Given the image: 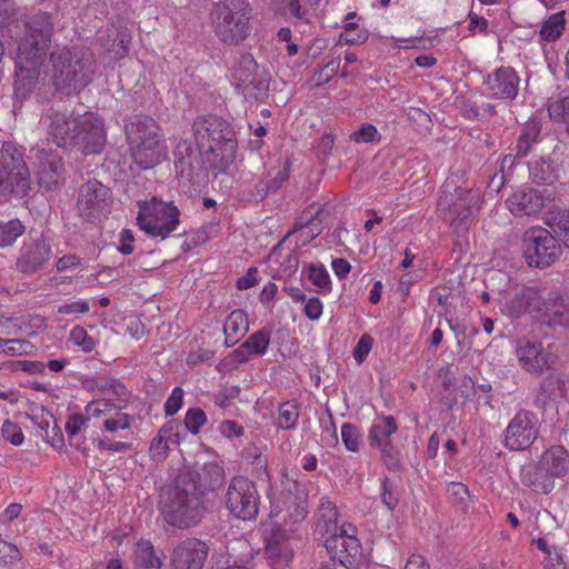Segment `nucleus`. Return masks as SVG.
<instances>
[{
	"label": "nucleus",
	"instance_id": "23",
	"mask_svg": "<svg viewBox=\"0 0 569 569\" xmlns=\"http://www.w3.org/2000/svg\"><path fill=\"white\" fill-rule=\"evenodd\" d=\"M506 206L516 217L532 216L543 209L545 198L538 190L526 188L510 194Z\"/></svg>",
	"mask_w": 569,
	"mask_h": 569
},
{
	"label": "nucleus",
	"instance_id": "8",
	"mask_svg": "<svg viewBox=\"0 0 569 569\" xmlns=\"http://www.w3.org/2000/svg\"><path fill=\"white\" fill-rule=\"evenodd\" d=\"M53 23L47 12L31 14L24 22L23 36L18 41L17 58L43 62L51 43Z\"/></svg>",
	"mask_w": 569,
	"mask_h": 569
},
{
	"label": "nucleus",
	"instance_id": "51",
	"mask_svg": "<svg viewBox=\"0 0 569 569\" xmlns=\"http://www.w3.org/2000/svg\"><path fill=\"white\" fill-rule=\"evenodd\" d=\"M382 453L383 462L390 470L399 468V450L391 443L390 439L376 443Z\"/></svg>",
	"mask_w": 569,
	"mask_h": 569
},
{
	"label": "nucleus",
	"instance_id": "29",
	"mask_svg": "<svg viewBox=\"0 0 569 569\" xmlns=\"http://www.w3.org/2000/svg\"><path fill=\"white\" fill-rule=\"evenodd\" d=\"M270 331L267 329H261L250 335L247 340L232 352L234 360L244 362L252 356H263L270 345Z\"/></svg>",
	"mask_w": 569,
	"mask_h": 569
},
{
	"label": "nucleus",
	"instance_id": "2",
	"mask_svg": "<svg viewBox=\"0 0 569 569\" xmlns=\"http://www.w3.org/2000/svg\"><path fill=\"white\" fill-rule=\"evenodd\" d=\"M192 136L203 162L217 171H226L234 161L238 142L232 127L221 117H198L192 123Z\"/></svg>",
	"mask_w": 569,
	"mask_h": 569
},
{
	"label": "nucleus",
	"instance_id": "46",
	"mask_svg": "<svg viewBox=\"0 0 569 569\" xmlns=\"http://www.w3.org/2000/svg\"><path fill=\"white\" fill-rule=\"evenodd\" d=\"M548 112L555 121L566 123L569 133V97L551 101L548 104Z\"/></svg>",
	"mask_w": 569,
	"mask_h": 569
},
{
	"label": "nucleus",
	"instance_id": "54",
	"mask_svg": "<svg viewBox=\"0 0 569 569\" xmlns=\"http://www.w3.org/2000/svg\"><path fill=\"white\" fill-rule=\"evenodd\" d=\"M70 341L82 349L84 352H91L96 342L92 337L88 335V332L82 327H74L70 331Z\"/></svg>",
	"mask_w": 569,
	"mask_h": 569
},
{
	"label": "nucleus",
	"instance_id": "48",
	"mask_svg": "<svg viewBox=\"0 0 569 569\" xmlns=\"http://www.w3.org/2000/svg\"><path fill=\"white\" fill-rule=\"evenodd\" d=\"M530 172L538 183L551 184L556 179L551 163L545 160L535 162Z\"/></svg>",
	"mask_w": 569,
	"mask_h": 569
},
{
	"label": "nucleus",
	"instance_id": "55",
	"mask_svg": "<svg viewBox=\"0 0 569 569\" xmlns=\"http://www.w3.org/2000/svg\"><path fill=\"white\" fill-rule=\"evenodd\" d=\"M1 435L6 441L10 442L13 446H20L23 443L24 440V436L21 428L10 420H6L2 423Z\"/></svg>",
	"mask_w": 569,
	"mask_h": 569
},
{
	"label": "nucleus",
	"instance_id": "12",
	"mask_svg": "<svg viewBox=\"0 0 569 569\" xmlns=\"http://www.w3.org/2000/svg\"><path fill=\"white\" fill-rule=\"evenodd\" d=\"M137 222L147 234L166 239L178 224V209L172 201L153 198L149 202L139 203Z\"/></svg>",
	"mask_w": 569,
	"mask_h": 569
},
{
	"label": "nucleus",
	"instance_id": "9",
	"mask_svg": "<svg viewBox=\"0 0 569 569\" xmlns=\"http://www.w3.org/2000/svg\"><path fill=\"white\" fill-rule=\"evenodd\" d=\"M204 495L206 487L198 471L189 468L180 471V528L200 523L207 512Z\"/></svg>",
	"mask_w": 569,
	"mask_h": 569
},
{
	"label": "nucleus",
	"instance_id": "41",
	"mask_svg": "<svg viewBox=\"0 0 569 569\" xmlns=\"http://www.w3.org/2000/svg\"><path fill=\"white\" fill-rule=\"evenodd\" d=\"M546 224L558 237L560 242L569 249V210L559 211L548 219Z\"/></svg>",
	"mask_w": 569,
	"mask_h": 569
},
{
	"label": "nucleus",
	"instance_id": "44",
	"mask_svg": "<svg viewBox=\"0 0 569 569\" xmlns=\"http://www.w3.org/2000/svg\"><path fill=\"white\" fill-rule=\"evenodd\" d=\"M380 498L382 503L389 511H393L400 500V493L395 482L388 477L381 479L380 482Z\"/></svg>",
	"mask_w": 569,
	"mask_h": 569
},
{
	"label": "nucleus",
	"instance_id": "31",
	"mask_svg": "<svg viewBox=\"0 0 569 569\" xmlns=\"http://www.w3.org/2000/svg\"><path fill=\"white\" fill-rule=\"evenodd\" d=\"M553 478H561L569 471V453L562 446L548 448L539 460Z\"/></svg>",
	"mask_w": 569,
	"mask_h": 569
},
{
	"label": "nucleus",
	"instance_id": "24",
	"mask_svg": "<svg viewBox=\"0 0 569 569\" xmlns=\"http://www.w3.org/2000/svg\"><path fill=\"white\" fill-rule=\"evenodd\" d=\"M569 393V378L560 372L545 377L536 389L535 405L546 407L550 401L565 399Z\"/></svg>",
	"mask_w": 569,
	"mask_h": 569
},
{
	"label": "nucleus",
	"instance_id": "58",
	"mask_svg": "<svg viewBox=\"0 0 569 569\" xmlns=\"http://www.w3.org/2000/svg\"><path fill=\"white\" fill-rule=\"evenodd\" d=\"M183 242L181 244L184 252H189L208 240L204 231L196 230L183 233Z\"/></svg>",
	"mask_w": 569,
	"mask_h": 569
},
{
	"label": "nucleus",
	"instance_id": "3",
	"mask_svg": "<svg viewBox=\"0 0 569 569\" xmlns=\"http://www.w3.org/2000/svg\"><path fill=\"white\" fill-rule=\"evenodd\" d=\"M317 515V530L326 537L325 547L330 558L346 568L357 565L361 558L357 528L350 522L338 527L337 507L326 497L320 499Z\"/></svg>",
	"mask_w": 569,
	"mask_h": 569
},
{
	"label": "nucleus",
	"instance_id": "4",
	"mask_svg": "<svg viewBox=\"0 0 569 569\" xmlns=\"http://www.w3.org/2000/svg\"><path fill=\"white\" fill-rule=\"evenodd\" d=\"M52 82L63 94L77 93L87 87L94 72V58L83 47L59 48L51 53Z\"/></svg>",
	"mask_w": 569,
	"mask_h": 569
},
{
	"label": "nucleus",
	"instance_id": "45",
	"mask_svg": "<svg viewBox=\"0 0 569 569\" xmlns=\"http://www.w3.org/2000/svg\"><path fill=\"white\" fill-rule=\"evenodd\" d=\"M308 278L321 292L331 291L330 276L322 264H309Z\"/></svg>",
	"mask_w": 569,
	"mask_h": 569
},
{
	"label": "nucleus",
	"instance_id": "50",
	"mask_svg": "<svg viewBox=\"0 0 569 569\" xmlns=\"http://www.w3.org/2000/svg\"><path fill=\"white\" fill-rule=\"evenodd\" d=\"M341 439L349 451L357 452L359 450L361 435L355 425L346 422L341 426Z\"/></svg>",
	"mask_w": 569,
	"mask_h": 569
},
{
	"label": "nucleus",
	"instance_id": "35",
	"mask_svg": "<svg viewBox=\"0 0 569 569\" xmlns=\"http://www.w3.org/2000/svg\"><path fill=\"white\" fill-rule=\"evenodd\" d=\"M160 515L167 531L174 530L178 526V490L174 488L162 489L160 493Z\"/></svg>",
	"mask_w": 569,
	"mask_h": 569
},
{
	"label": "nucleus",
	"instance_id": "40",
	"mask_svg": "<svg viewBox=\"0 0 569 569\" xmlns=\"http://www.w3.org/2000/svg\"><path fill=\"white\" fill-rule=\"evenodd\" d=\"M136 562L144 569L160 568L161 560L149 541H140L134 549Z\"/></svg>",
	"mask_w": 569,
	"mask_h": 569
},
{
	"label": "nucleus",
	"instance_id": "63",
	"mask_svg": "<svg viewBox=\"0 0 569 569\" xmlns=\"http://www.w3.org/2000/svg\"><path fill=\"white\" fill-rule=\"evenodd\" d=\"M323 306L320 299L313 297L310 298L303 308L305 315L308 319L315 321L318 320L322 315Z\"/></svg>",
	"mask_w": 569,
	"mask_h": 569
},
{
	"label": "nucleus",
	"instance_id": "16",
	"mask_svg": "<svg viewBox=\"0 0 569 569\" xmlns=\"http://www.w3.org/2000/svg\"><path fill=\"white\" fill-rule=\"evenodd\" d=\"M539 433L538 420L528 410L518 411L503 432V445L507 449L517 451L528 449Z\"/></svg>",
	"mask_w": 569,
	"mask_h": 569
},
{
	"label": "nucleus",
	"instance_id": "13",
	"mask_svg": "<svg viewBox=\"0 0 569 569\" xmlns=\"http://www.w3.org/2000/svg\"><path fill=\"white\" fill-rule=\"evenodd\" d=\"M231 79L242 93L254 100L267 96L269 91V77L261 70L250 53H241L231 66Z\"/></svg>",
	"mask_w": 569,
	"mask_h": 569
},
{
	"label": "nucleus",
	"instance_id": "36",
	"mask_svg": "<svg viewBox=\"0 0 569 569\" xmlns=\"http://www.w3.org/2000/svg\"><path fill=\"white\" fill-rule=\"evenodd\" d=\"M129 400H118L116 396L97 397L87 403L84 412L89 419L100 418L110 413L112 410H122L127 407Z\"/></svg>",
	"mask_w": 569,
	"mask_h": 569
},
{
	"label": "nucleus",
	"instance_id": "6",
	"mask_svg": "<svg viewBox=\"0 0 569 569\" xmlns=\"http://www.w3.org/2000/svg\"><path fill=\"white\" fill-rule=\"evenodd\" d=\"M479 204L480 196L477 191L446 181L438 200V212L455 231L461 232L468 230Z\"/></svg>",
	"mask_w": 569,
	"mask_h": 569
},
{
	"label": "nucleus",
	"instance_id": "1",
	"mask_svg": "<svg viewBox=\"0 0 569 569\" xmlns=\"http://www.w3.org/2000/svg\"><path fill=\"white\" fill-rule=\"evenodd\" d=\"M47 139L59 148H78L83 153H101L107 132L102 119L93 112L82 114L49 109L41 118Z\"/></svg>",
	"mask_w": 569,
	"mask_h": 569
},
{
	"label": "nucleus",
	"instance_id": "38",
	"mask_svg": "<svg viewBox=\"0 0 569 569\" xmlns=\"http://www.w3.org/2000/svg\"><path fill=\"white\" fill-rule=\"evenodd\" d=\"M398 430L397 422L393 417L387 416L372 425L370 429V443L375 446L378 442L390 439V437Z\"/></svg>",
	"mask_w": 569,
	"mask_h": 569
},
{
	"label": "nucleus",
	"instance_id": "15",
	"mask_svg": "<svg viewBox=\"0 0 569 569\" xmlns=\"http://www.w3.org/2000/svg\"><path fill=\"white\" fill-rule=\"evenodd\" d=\"M112 207L111 190L98 180H89L79 191L77 208L82 219L99 222L106 218Z\"/></svg>",
	"mask_w": 569,
	"mask_h": 569
},
{
	"label": "nucleus",
	"instance_id": "18",
	"mask_svg": "<svg viewBox=\"0 0 569 569\" xmlns=\"http://www.w3.org/2000/svg\"><path fill=\"white\" fill-rule=\"evenodd\" d=\"M271 515L280 517L284 525L301 522L308 515V502L305 497L283 490L278 496L270 497Z\"/></svg>",
	"mask_w": 569,
	"mask_h": 569
},
{
	"label": "nucleus",
	"instance_id": "33",
	"mask_svg": "<svg viewBox=\"0 0 569 569\" xmlns=\"http://www.w3.org/2000/svg\"><path fill=\"white\" fill-rule=\"evenodd\" d=\"M249 329L248 316L242 309L233 310L224 321V342L228 347L236 345Z\"/></svg>",
	"mask_w": 569,
	"mask_h": 569
},
{
	"label": "nucleus",
	"instance_id": "11",
	"mask_svg": "<svg viewBox=\"0 0 569 569\" xmlns=\"http://www.w3.org/2000/svg\"><path fill=\"white\" fill-rule=\"evenodd\" d=\"M30 190V172L22 153L14 143L6 141L0 146V193L13 192L23 197Z\"/></svg>",
	"mask_w": 569,
	"mask_h": 569
},
{
	"label": "nucleus",
	"instance_id": "20",
	"mask_svg": "<svg viewBox=\"0 0 569 569\" xmlns=\"http://www.w3.org/2000/svg\"><path fill=\"white\" fill-rule=\"evenodd\" d=\"M520 78L511 67H500L490 72L483 86L492 99L512 101L518 96Z\"/></svg>",
	"mask_w": 569,
	"mask_h": 569
},
{
	"label": "nucleus",
	"instance_id": "22",
	"mask_svg": "<svg viewBox=\"0 0 569 569\" xmlns=\"http://www.w3.org/2000/svg\"><path fill=\"white\" fill-rule=\"evenodd\" d=\"M42 64L43 62H40V60H28L16 57V100L22 102L30 97L41 76Z\"/></svg>",
	"mask_w": 569,
	"mask_h": 569
},
{
	"label": "nucleus",
	"instance_id": "30",
	"mask_svg": "<svg viewBox=\"0 0 569 569\" xmlns=\"http://www.w3.org/2000/svg\"><path fill=\"white\" fill-rule=\"evenodd\" d=\"M545 317L551 326H569V295L553 292L545 302Z\"/></svg>",
	"mask_w": 569,
	"mask_h": 569
},
{
	"label": "nucleus",
	"instance_id": "49",
	"mask_svg": "<svg viewBox=\"0 0 569 569\" xmlns=\"http://www.w3.org/2000/svg\"><path fill=\"white\" fill-rule=\"evenodd\" d=\"M340 67V58H333L328 61L323 67L319 70L315 71L312 74L311 81L315 86H321L329 82L332 77L337 73Z\"/></svg>",
	"mask_w": 569,
	"mask_h": 569
},
{
	"label": "nucleus",
	"instance_id": "59",
	"mask_svg": "<svg viewBox=\"0 0 569 569\" xmlns=\"http://www.w3.org/2000/svg\"><path fill=\"white\" fill-rule=\"evenodd\" d=\"M90 310L89 302L84 299L61 305L57 309L58 315L87 313Z\"/></svg>",
	"mask_w": 569,
	"mask_h": 569
},
{
	"label": "nucleus",
	"instance_id": "14",
	"mask_svg": "<svg viewBox=\"0 0 569 569\" xmlns=\"http://www.w3.org/2000/svg\"><path fill=\"white\" fill-rule=\"evenodd\" d=\"M259 495L248 478L233 477L226 493V506L231 515L241 520L254 519L259 512Z\"/></svg>",
	"mask_w": 569,
	"mask_h": 569
},
{
	"label": "nucleus",
	"instance_id": "37",
	"mask_svg": "<svg viewBox=\"0 0 569 569\" xmlns=\"http://www.w3.org/2000/svg\"><path fill=\"white\" fill-rule=\"evenodd\" d=\"M266 553L277 569L287 566L292 558V550L284 538L269 540L266 546Z\"/></svg>",
	"mask_w": 569,
	"mask_h": 569
},
{
	"label": "nucleus",
	"instance_id": "7",
	"mask_svg": "<svg viewBox=\"0 0 569 569\" xmlns=\"http://www.w3.org/2000/svg\"><path fill=\"white\" fill-rule=\"evenodd\" d=\"M211 26L218 39L238 44L249 31L250 8L246 0H220L210 12Z\"/></svg>",
	"mask_w": 569,
	"mask_h": 569
},
{
	"label": "nucleus",
	"instance_id": "32",
	"mask_svg": "<svg viewBox=\"0 0 569 569\" xmlns=\"http://www.w3.org/2000/svg\"><path fill=\"white\" fill-rule=\"evenodd\" d=\"M176 446H178V423L176 420H171L160 429L158 436L152 440L150 452L154 459L162 460L167 450Z\"/></svg>",
	"mask_w": 569,
	"mask_h": 569
},
{
	"label": "nucleus",
	"instance_id": "43",
	"mask_svg": "<svg viewBox=\"0 0 569 569\" xmlns=\"http://www.w3.org/2000/svg\"><path fill=\"white\" fill-rule=\"evenodd\" d=\"M565 29L563 12L551 14L542 24L540 29V37L545 41H555L558 39Z\"/></svg>",
	"mask_w": 569,
	"mask_h": 569
},
{
	"label": "nucleus",
	"instance_id": "56",
	"mask_svg": "<svg viewBox=\"0 0 569 569\" xmlns=\"http://www.w3.org/2000/svg\"><path fill=\"white\" fill-rule=\"evenodd\" d=\"M310 9L311 8L307 3L306 6H302L300 0H288L287 2L288 12L297 20L302 21L305 23L311 22L313 14L310 11Z\"/></svg>",
	"mask_w": 569,
	"mask_h": 569
},
{
	"label": "nucleus",
	"instance_id": "42",
	"mask_svg": "<svg viewBox=\"0 0 569 569\" xmlns=\"http://www.w3.org/2000/svg\"><path fill=\"white\" fill-rule=\"evenodd\" d=\"M26 228L18 219L0 222V248L12 246L24 232Z\"/></svg>",
	"mask_w": 569,
	"mask_h": 569
},
{
	"label": "nucleus",
	"instance_id": "47",
	"mask_svg": "<svg viewBox=\"0 0 569 569\" xmlns=\"http://www.w3.org/2000/svg\"><path fill=\"white\" fill-rule=\"evenodd\" d=\"M134 422V418L119 410L113 417L107 418L102 425L104 431L113 433L119 430H126Z\"/></svg>",
	"mask_w": 569,
	"mask_h": 569
},
{
	"label": "nucleus",
	"instance_id": "64",
	"mask_svg": "<svg viewBox=\"0 0 569 569\" xmlns=\"http://www.w3.org/2000/svg\"><path fill=\"white\" fill-rule=\"evenodd\" d=\"M256 283H258V269L256 267H251L244 276L237 280L236 287L239 290H246L253 287Z\"/></svg>",
	"mask_w": 569,
	"mask_h": 569
},
{
	"label": "nucleus",
	"instance_id": "57",
	"mask_svg": "<svg viewBox=\"0 0 569 569\" xmlns=\"http://www.w3.org/2000/svg\"><path fill=\"white\" fill-rule=\"evenodd\" d=\"M28 418L31 419V421L42 431L46 432V436L49 437V428L50 422L53 419L52 415L46 410L44 408L40 407L32 411L31 415H27Z\"/></svg>",
	"mask_w": 569,
	"mask_h": 569
},
{
	"label": "nucleus",
	"instance_id": "10",
	"mask_svg": "<svg viewBox=\"0 0 569 569\" xmlns=\"http://www.w3.org/2000/svg\"><path fill=\"white\" fill-rule=\"evenodd\" d=\"M558 237L542 227H532L522 236V249L526 262L530 267L551 266L562 253Z\"/></svg>",
	"mask_w": 569,
	"mask_h": 569
},
{
	"label": "nucleus",
	"instance_id": "61",
	"mask_svg": "<svg viewBox=\"0 0 569 569\" xmlns=\"http://www.w3.org/2000/svg\"><path fill=\"white\" fill-rule=\"evenodd\" d=\"M89 418L86 415V417L81 413H73L71 415L64 426L66 432L69 436H76L78 435L81 429L87 425Z\"/></svg>",
	"mask_w": 569,
	"mask_h": 569
},
{
	"label": "nucleus",
	"instance_id": "39",
	"mask_svg": "<svg viewBox=\"0 0 569 569\" xmlns=\"http://www.w3.org/2000/svg\"><path fill=\"white\" fill-rule=\"evenodd\" d=\"M299 416L300 411L297 403L291 401L283 402L278 408L276 425L282 430H292L297 427Z\"/></svg>",
	"mask_w": 569,
	"mask_h": 569
},
{
	"label": "nucleus",
	"instance_id": "5",
	"mask_svg": "<svg viewBox=\"0 0 569 569\" xmlns=\"http://www.w3.org/2000/svg\"><path fill=\"white\" fill-rule=\"evenodd\" d=\"M131 157L141 169H150L166 157V147L159 127L151 118L131 121L126 126Z\"/></svg>",
	"mask_w": 569,
	"mask_h": 569
},
{
	"label": "nucleus",
	"instance_id": "26",
	"mask_svg": "<svg viewBox=\"0 0 569 569\" xmlns=\"http://www.w3.org/2000/svg\"><path fill=\"white\" fill-rule=\"evenodd\" d=\"M520 481L536 493L548 495L555 488V480L540 461L529 462L520 469Z\"/></svg>",
	"mask_w": 569,
	"mask_h": 569
},
{
	"label": "nucleus",
	"instance_id": "53",
	"mask_svg": "<svg viewBox=\"0 0 569 569\" xmlns=\"http://www.w3.org/2000/svg\"><path fill=\"white\" fill-rule=\"evenodd\" d=\"M207 422V416L200 408H191L184 416V426L191 433L197 435L200 428Z\"/></svg>",
	"mask_w": 569,
	"mask_h": 569
},
{
	"label": "nucleus",
	"instance_id": "19",
	"mask_svg": "<svg viewBox=\"0 0 569 569\" xmlns=\"http://www.w3.org/2000/svg\"><path fill=\"white\" fill-rule=\"evenodd\" d=\"M34 167L38 182L47 189L57 188L63 179V163L61 157L52 151L44 149H33Z\"/></svg>",
	"mask_w": 569,
	"mask_h": 569
},
{
	"label": "nucleus",
	"instance_id": "62",
	"mask_svg": "<svg viewBox=\"0 0 569 569\" xmlns=\"http://www.w3.org/2000/svg\"><path fill=\"white\" fill-rule=\"evenodd\" d=\"M8 345H4L3 353L9 356H20L27 353L29 342L23 339H8Z\"/></svg>",
	"mask_w": 569,
	"mask_h": 569
},
{
	"label": "nucleus",
	"instance_id": "25",
	"mask_svg": "<svg viewBox=\"0 0 569 569\" xmlns=\"http://www.w3.org/2000/svg\"><path fill=\"white\" fill-rule=\"evenodd\" d=\"M83 390L97 397L116 396L118 400H129L127 387L116 378L108 376L86 377L81 381Z\"/></svg>",
	"mask_w": 569,
	"mask_h": 569
},
{
	"label": "nucleus",
	"instance_id": "60",
	"mask_svg": "<svg viewBox=\"0 0 569 569\" xmlns=\"http://www.w3.org/2000/svg\"><path fill=\"white\" fill-rule=\"evenodd\" d=\"M373 340L372 338L365 333L358 340L356 347L353 348L352 356L358 362H362L365 358L368 356L372 348Z\"/></svg>",
	"mask_w": 569,
	"mask_h": 569
},
{
	"label": "nucleus",
	"instance_id": "21",
	"mask_svg": "<svg viewBox=\"0 0 569 569\" xmlns=\"http://www.w3.org/2000/svg\"><path fill=\"white\" fill-rule=\"evenodd\" d=\"M50 252V246L42 237L26 240L16 263L18 271L24 274L37 272L49 260Z\"/></svg>",
	"mask_w": 569,
	"mask_h": 569
},
{
	"label": "nucleus",
	"instance_id": "17",
	"mask_svg": "<svg viewBox=\"0 0 569 569\" xmlns=\"http://www.w3.org/2000/svg\"><path fill=\"white\" fill-rule=\"evenodd\" d=\"M516 356L526 371L538 376L551 369L557 360V357L549 349L543 348L540 341L526 337L517 340Z\"/></svg>",
	"mask_w": 569,
	"mask_h": 569
},
{
	"label": "nucleus",
	"instance_id": "34",
	"mask_svg": "<svg viewBox=\"0 0 569 569\" xmlns=\"http://www.w3.org/2000/svg\"><path fill=\"white\" fill-rule=\"evenodd\" d=\"M541 128L542 123L538 118H530L525 123L518 139L516 157L523 158L529 154L532 146L539 140Z\"/></svg>",
	"mask_w": 569,
	"mask_h": 569
},
{
	"label": "nucleus",
	"instance_id": "52",
	"mask_svg": "<svg viewBox=\"0 0 569 569\" xmlns=\"http://www.w3.org/2000/svg\"><path fill=\"white\" fill-rule=\"evenodd\" d=\"M380 134L377 128L371 123H363L350 134V140L357 143H369L380 141Z\"/></svg>",
	"mask_w": 569,
	"mask_h": 569
},
{
	"label": "nucleus",
	"instance_id": "27",
	"mask_svg": "<svg viewBox=\"0 0 569 569\" xmlns=\"http://www.w3.org/2000/svg\"><path fill=\"white\" fill-rule=\"evenodd\" d=\"M538 300V291L535 288L521 287L506 292L502 310L511 318H519L528 312Z\"/></svg>",
	"mask_w": 569,
	"mask_h": 569
},
{
	"label": "nucleus",
	"instance_id": "28",
	"mask_svg": "<svg viewBox=\"0 0 569 569\" xmlns=\"http://www.w3.org/2000/svg\"><path fill=\"white\" fill-rule=\"evenodd\" d=\"M208 545L197 538L180 543V569H202L208 558Z\"/></svg>",
	"mask_w": 569,
	"mask_h": 569
}]
</instances>
